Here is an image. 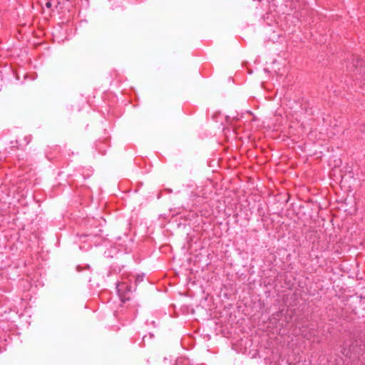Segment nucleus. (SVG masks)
<instances>
[{
	"mask_svg": "<svg viewBox=\"0 0 365 365\" xmlns=\"http://www.w3.org/2000/svg\"><path fill=\"white\" fill-rule=\"evenodd\" d=\"M359 342L354 337L349 336V339L345 341L342 346L343 354L347 356L353 351H357Z\"/></svg>",
	"mask_w": 365,
	"mask_h": 365,
	"instance_id": "nucleus-1",
	"label": "nucleus"
},
{
	"mask_svg": "<svg viewBox=\"0 0 365 365\" xmlns=\"http://www.w3.org/2000/svg\"><path fill=\"white\" fill-rule=\"evenodd\" d=\"M143 279H144V274H138L135 277V283H138V282H143Z\"/></svg>",
	"mask_w": 365,
	"mask_h": 365,
	"instance_id": "nucleus-2",
	"label": "nucleus"
},
{
	"mask_svg": "<svg viewBox=\"0 0 365 365\" xmlns=\"http://www.w3.org/2000/svg\"><path fill=\"white\" fill-rule=\"evenodd\" d=\"M31 136H26V137H25V141H26V143H25V144H26V145L29 144V142L31 141Z\"/></svg>",
	"mask_w": 365,
	"mask_h": 365,
	"instance_id": "nucleus-3",
	"label": "nucleus"
},
{
	"mask_svg": "<svg viewBox=\"0 0 365 365\" xmlns=\"http://www.w3.org/2000/svg\"><path fill=\"white\" fill-rule=\"evenodd\" d=\"M46 8L50 9V8L51 7V1H47V2L46 3Z\"/></svg>",
	"mask_w": 365,
	"mask_h": 365,
	"instance_id": "nucleus-4",
	"label": "nucleus"
},
{
	"mask_svg": "<svg viewBox=\"0 0 365 365\" xmlns=\"http://www.w3.org/2000/svg\"><path fill=\"white\" fill-rule=\"evenodd\" d=\"M292 9H297V5H294Z\"/></svg>",
	"mask_w": 365,
	"mask_h": 365,
	"instance_id": "nucleus-5",
	"label": "nucleus"
}]
</instances>
